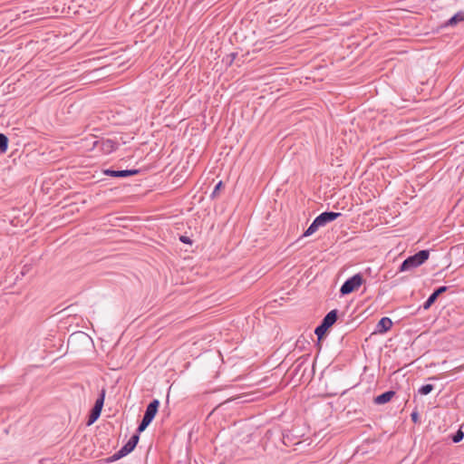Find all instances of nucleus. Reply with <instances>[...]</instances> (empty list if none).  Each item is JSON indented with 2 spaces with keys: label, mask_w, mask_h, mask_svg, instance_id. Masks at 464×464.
I'll list each match as a JSON object with an SVG mask.
<instances>
[{
  "label": "nucleus",
  "mask_w": 464,
  "mask_h": 464,
  "mask_svg": "<svg viewBox=\"0 0 464 464\" xmlns=\"http://www.w3.org/2000/svg\"><path fill=\"white\" fill-rule=\"evenodd\" d=\"M430 256L429 250H420L418 253L407 257L401 265L400 271H409L425 263Z\"/></svg>",
  "instance_id": "f257e3e1"
},
{
  "label": "nucleus",
  "mask_w": 464,
  "mask_h": 464,
  "mask_svg": "<svg viewBox=\"0 0 464 464\" xmlns=\"http://www.w3.org/2000/svg\"><path fill=\"white\" fill-rule=\"evenodd\" d=\"M363 279L360 274H356L348 278L341 286L340 293L342 295H346L357 290L362 284Z\"/></svg>",
  "instance_id": "f03ea898"
},
{
  "label": "nucleus",
  "mask_w": 464,
  "mask_h": 464,
  "mask_svg": "<svg viewBox=\"0 0 464 464\" xmlns=\"http://www.w3.org/2000/svg\"><path fill=\"white\" fill-rule=\"evenodd\" d=\"M134 449L130 446V444H128L127 442L123 447H121V449L119 451L114 453L112 456L105 459L104 462L111 463L112 461H116L130 453Z\"/></svg>",
  "instance_id": "7ed1b4c3"
},
{
  "label": "nucleus",
  "mask_w": 464,
  "mask_h": 464,
  "mask_svg": "<svg viewBox=\"0 0 464 464\" xmlns=\"http://www.w3.org/2000/svg\"><path fill=\"white\" fill-rule=\"evenodd\" d=\"M341 215L342 214L340 212L325 211L317 216L316 218L320 223V226L324 227L326 224L335 220Z\"/></svg>",
  "instance_id": "20e7f679"
},
{
  "label": "nucleus",
  "mask_w": 464,
  "mask_h": 464,
  "mask_svg": "<svg viewBox=\"0 0 464 464\" xmlns=\"http://www.w3.org/2000/svg\"><path fill=\"white\" fill-rule=\"evenodd\" d=\"M448 290V287L445 286V285H442V286H440L439 288H437L429 297L428 299L425 301V303L423 304L422 307L424 310H428L435 302L436 300L438 299V297L445 293L446 291Z\"/></svg>",
  "instance_id": "39448f33"
},
{
  "label": "nucleus",
  "mask_w": 464,
  "mask_h": 464,
  "mask_svg": "<svg viewBox=\"0 0 464 464\" xmlns=\"http://www.w3.org/2000/svg\"><path fill=\"white\" fill-rule=\"evenodd\" d=\"M139 173L138 169L113 170L106 169L104 174L114 178H126Z\"/></svg>",
  "instance_id": "423d86ee"
},
{
  "label": "nucleus",
  "mask_w": 464,
  "mask_h": 464,
  "mask_svg": "<svg viewBox=\"0 0 464 464\" xmlns=\"http://www.w3.org/2000/svg\"><path fill=\"white\" fill-rule=\"evenodd\" d=\"M159 407H160L159 400L154 399L147 406L145 413H144V417L148 418L150 420H153V419L155 418V416L158 412Z\"/></svg>",
  "instance_id": "0eeeda50"
},
{
  "label": "nucleus",
  "mask_w": 464,
  "mask_h": 464,
  "mask_svg": "<svg viewBox=\"0 0 464 464\" xmlns=\"http://www.w3.org/2000/svg\"><path fill=\"white\" fill-rule=\"evenodd\" d=\"M395 395L394 391H387L373 399V402L378 405L389 402Z\"/></svg>",
  "instance_id": "6e6552de"
},
{
  "label": "nucleus",
  "mask_w": 464,
  "mask_h": 464,
  "mask_svg": "<svg viewBox=\"0 0 464 464\" xmlns=\"http://www.w3.org/2000/svg\"><path fill=\"white\" fill-rule=\"evenodd\" d=\"M392 327V321L389 317H382L376 325V331L380 334L386 333Z\"/></svg>",
  "instance_id": "1a4fd4ad"
},
{
  "label": "nucleus",
  "mask_w": 464,
  "mask_h": 464,
  "mask_svg": "<svg viewBox=\"0 0 464 464\" xmlns=\"http://www.w3.org/2000/svg\"><path fill=\"white\" fill-rule=\"evenodd\" d=\"M337 318L338 312L336 309H334L324 317L322 323L330 328L337 321Z\"/></svg>",
  "instance_id": "9d476101"
},
{
  "label": "nucleus",
  "mask_w": 464,
  "mask_h": 464,
  "mask_svg": "<svg viewBox=\"0 0 464 464\" xmlns=\"http://www.w3.org/2000/svg\"><path fill=\"white\" fill-rule=\"evenodd\" d=\"M464 21V12L459 11L456 13L451 18H450L446 24L445 26H455L460 22Z\"/></svg>",
  "instance_id": "9b49d317"
},
{
  "label": "nucleus",
  "mask_w": 464,
  "mask_h": 464,
  "mask_svg": "<svg viewBox=\"0 0 464 464\" xmlns=\"http://www.w3.org/2000/svg\"><path fill=\"white\" fill-rule=\"evenodd\" d=\"M320 227H321L320 223L318 222L317 218H315L314 219V221L312 222V224L309 226V227L304 232L302 237H309V236L313 235Z\"/></svg>",
  "instance_id": "f8f14e48"
},
{
  "label": "nucleus",
  "mask_w": 464,
  "mask_h": 464,
  "mask_svg": "<svg viewBox=\"0 0 464 464\" xmlns=\"http://www.w3.org/2000/svg\"><path fill=\"white\" fill-rule=\"evenodd\" d=\"M117 148V143L111 140H106L105 141L102 142V150L107 153L115 150Z\"/></svg>",
  "instance_id": "ddd939ff"
},
{
  "label": "nucleus",
  "mask_w": 464,
  "mask_h": 464,
  "mask_svg": "<svg viewBox=\"0 0 464 464\" xmlns=\"http://www.w3.org/2000/svg\"><path fill=\"white\" fill-rule=\"evenodd\" d=\"M101 412L102 411L93 407L91 411V413L89 415V419H88V425H91L92 424L94 421H96L98 420V418L100 417L101 415Z\"/></svg>",
  "instance_id": "4468645a"
},
{
  "label": "nucleus",
  "mask_w": 464,
  "mask_h": 464,
  "mask_svg": "<svg viewBox=\"0 0 464 464\" xmlns=\"http://www.w3.org/2000/svg\"><path fill=\"white\" fill-rule=\"evenodd\" d=\"M329 327L321 322V324L315 328L314 334L317 335L319 339H321L324 337Z\"/></svg>",
  "instance_id": "2eb2a0df"
},
{
  "label": "nucleus",
  "mask_w": 464,
  "mask_h": 464,
  "mask_svg": "<svg viewBox=\"0 0 464 464\" xmlns=\"http://www.w3.org/2000/svg\"><path fill=\"white\" fill-rule=\"evenodd\" d=\"M8 149V138L3 134L0 133V152L5 153Z\"/></svg>",
  "instance_id": "dca6fc26"
},
{
  "label": "nucleus",
  "mask_w": 464,
  "mask_h": 464,
  "mask_svg": "<svg viewBox=\"0 0 464 464\" xmlns=\"http://www.w3.org/2000/svg\"><path fill=\"white\" fill-rule=\"evenodd\" d=\"M104 399H105V390L102 389L98 399L96 400L93 407L102 411L103 404H104Z\"/></svg>",
  "instance_id": "f3484780"
},
{
  "label": "nucleus",
  "mask_w": 464,
  "mask_h": 464,
  "mask_svg": "<svg viewBox=\"0 0 464 464\" xmlns=\"http://www.w3.org/2000/svg\"><path fill=\"white\" fill-rule=\"evenodd\" d=\"M434 390V386L432 384H424L419 388L418 392L420 395H428Z\"/></svg>",
  "instance_id": "a211bd4d"
},
{
  "label": "nucleus",
  "mask_w": 464,
  "mask_h": 464,
  "mask_svg": "<svg viewBox=\"0 0 464 464\" xmlns=\"http://www.w3.org/2000/svg\"><path fill=\"white\" fill-rule=\"evenodd\" d=\"M151 421H152V420H149L148 418H145V417L143 416V418H142V420H141V421H140V423L139 424L138 429H137L138 433H140V432H142L143 430H146V428L150 424V422H151Z\"/></svg>",
  "instance_id": "6ab92c4d"
},
{
  "label": "nucleus",
  "mask_w": 464,
  "mask_h": 464,
  "mask_svg": "<svg viewBox=\"0 0 464 464\" xmlns=\"http://www.w3.org/2000/svg\"><path fill=\"white\" fill-rule=\"evenodd\" d=\"M221 188H223V182L222 181H219L214 188L212 193H211V198H215L218 197V193H219V190L221 189Z\"/></svg>",
  "instance_id": "aec40b11"
},
{
  "label": "nucleus",
  "mask_w": 464,
  "mask_h": 464,
  "mask_svg": "<svg viewBox=\"0 0 464 464\" xmlns=\"http://www.w3.org/2000/svg\"><path fill=\"white\" fill-rule=\"evenodd\" d=\"M464 437V433L461 431V430H459L456 434L453 436L452 438V440L455 442V443H458L459 441L462 440Z\"/></svg>",
  "instance_id": "412c9836"
},
{
  "label": "nucleus",
  "mask_w": 464,
  "mask_h": 464,
  "mask_svg": "<svg viewBox=\"0 0 464 464\" xmlns=\"http://www.w3.org/2000/svg\"><path fill=\"white\" fill-rule=\"evenodd\" d=\"M139 434H134L131 436V438L129 440L128 444H130V446L135 449L138 441H139Z\"/></svg>",
  "instance_id": "4be33fe9"
},
{
  "label": "nucleus",
  "mask_w": 464,
  "mask_h": 464,
  "mask_svg": "<svg viewBox=\"0 0 464 464\" xmlns=\"http://www.w3.org/2000/svg\"><path fill=\"white\" fill-rule=\"evenodd\" d=\"M139 434H134L131 436V438L129 440L128 444H130V446L135 449L138 441H139Z\"/></svg>",
  "instance_id": "5701e85b"
},
{
  "label": "nucleus",
  "mask_w": 464,
  "mask_h": 464,
  "mask_svg": "<svg viewBox=\"0 0 464 464\" xmlns=\"http://www.w3.org/2000/svg\"><path fill=\"white\" fill-rule=\"evenodd\" d=\"M179 239H180V241H181V242H183V243H185V244H189V245H191V244H192V241L190 240V238H189V237H186V236H181V237H179Z\"/></svg>",
  "instance_id": "b1692460"
},
{
  "label": "nucleus",
  "mask_w": 464,
  "mask_h": 464,
  "mask_svg": "<svg viewBox=\"0 0 464 464\" xmlns=\"http://www.w3.org/2000/svg\"><path fill=\"white\" fill-rule=\"evenodd\" d=\"M411 420L413 422H417L418 421V419H419V415L417 412H412L411 414Z\"/></svg>",
  "instance_id": "393cba45"
}]
</instances>
